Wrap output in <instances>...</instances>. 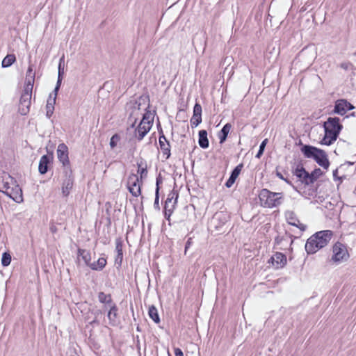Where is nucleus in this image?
<instances>
[{"label":"nucleus","mask_w":356,"mask_h":356,"mask_svg":"<svg viewBox=\"0 0 356 356\" xmlns=\"http://www.w3.org/2000/svg\"><path fill=\"white\" fill-rule=\"evenodd\" d=\"M332 236V232L330 230L316 232L307 239L305 244V250L308 254L316 253L328 244Z\"/></svg>","instance_id":"obj_1"},{"label":"nucleus","mask_w":356,"mask_h":356,"mask_svg":"<svg viewBox=\"0 0 356 356\" xmlns=\"http://www.w3.org/2000/svg\"><path fill=\"white\" fill-rule=\"evenodd\" d=\"M325 135L321 140V144L330 145L337 140L338 136L342 129V125L340 124L339 118H328L323 124Z\"/></svg>","instance_id":"obj_2"},{"label":"nucleus","mask_w":356,"mask_h":356,"mask_svg":"<svg viewBox=\"0 0 356 356\" xmlns=\"http://www.w3.org/2000/svg\"><path fill=\"white\" fill-rule=\"evenodd\" d=\"M3 192L15 202L20 203L23 202L22 190L17 181L9 175H6L3 178Z\"/></svg>","instance_id":"obj_3"},{"label":"nucleus","mask_w":356,"mask_h":356,"mask_svg":"<svg viewBox=\"0 0 356 356\" xmlns=\"http://www.w3.org/2000/svg\"><path fill=\"white\" fill-rule=\"evenodd\" d=\"M261 204L267 208L276 207L282 203V193H274L268 189H262L259 194Z\"/></svg>","instance_id":"obj_4"},{"label":"nucleus","mask_w":356,"mask_h":356,"mask_svg":"<svg viewBox=\"0 0 356 356\" xmlns=\"http://www.w3.org/2000/svg\"><path fill=\"white\" fill-rule=\"evenodd\" d=\"M127 188L131 195L134 197H138L141 194L142 181L138 176L131 173L127 179Z\"/></svg>","instance_id":"obj_5"},{"label":"nucleus","mask_w":356,"mask_h":356,"mask_svg":"<svg viewBox=\"0 0 356 356\" xmlns=\"http://www.w3.org/2000/svg\"><path fill=\"white\" fill-rule=\"evenodd\" d=\"M63 180L62 181V195L67 197L72 191L74 185V177L70 168L63 170Z\"/></svg>","instance_id":"obj_6"},{"label":"nucleus","mask_w":356,"mask_h":356,"mask_svg":"<svg viewBox=\"0 0 356 356\" xmlns=\"http://www.w3.org/2000/svg\"><path fill=\"white\" fill-rule=\"evenodd\" d=\"M32 90L33 89L28 90V88H24V92L21 95L19 104V111L23 115H26L29 112L31 104V100Z\"/></svg>","instance_id":"obj_7"},{"label":"nucleus","mask_w":356,"mask_h":356,"mask_svg":"<svg viewBox=\"0 0 356 356\" xmlns=\"http://www.w3.org/2000/svg\"><path fill=\"white\" fill-rule=\"evenodd\" d=\"M333 255L332 259L334 262H341L346 261L349 257V254L345 245L341 243L334 244L332 248Z\"/></svg>","instance_id":"obj_8"},{"label":"nucleus","mask_w":356,"mask_h":356,"mask_svg":"<svg viewBox=\"0 0 356 356\" xmlns=\"http://www.w3.org/2000/svg\"><path fill=\"white\" fill-rule=\"evenodd\" d=\"M57 156L60 162L63 163L64 169L70 168L68 147L65 144L60 143L58 145L57 148Z\"/></svg>","instance_id":"obj_9"},{"label":"nucleus","mask_w":356,"mask_h":356,"mask_svg":"<svg viewBox=\"0 0 356 356\" xmlns=\"http://www.w3.org/2000/svg\"><path fill=\"white\" fill-rule=\"evenodd\" d=\"M355 107L346 99H339L334 105V113L343 115L348 111L353 110Z\"/></svg>","instance_id":"obj_10"},{"label":"nucleus","mask_w":356,"mask_h":356,"mask_svg":"<svg viewBox=\"0 0 356 356\" xmlns=\"http://www.w3.org/2000/svg\"><path fill=\"white\" fill-rule=\"evenodd\" d=\"M285 218L289 225L299 228L300 231L305 230L306 225L300 222L296 214L293 211H286L285 212Z\"/></svg>","instance_id":"obj_11"},{"label":"nucleus","mask_w":356,"mask_h":356,"mask_svg":"<svg viewBox=\"0 0 356 356\" xmlns=\"http://www.w3.org/2000/svg\"><path fill=\"white\" fill-rule=\"evenodd\" d=\"M152 127V122L140 121L138 127L135 129V136L138 140H141L145 136L149 131Z\"/></svg>","instance_id":"obj_12"},{"label":"nucleus","mask_w":356,"mask_h":356,"mask_svg":"<svg viewBox=\"0 0 356 356\" xmlns=\"http://www.w3.org/2000/svg\"><path fill=\"white\" fill-rule=\"evenodd\" d=\"M177 197L178 194L175 192H172L168 195V197L165 202L164 214L172 213Z\"/></svg>","instance_id":"obj_13"},{"label":"nucleus","mask_w":356,"mask_h":356,"mask_svg":"<svg viewBox=\"0 0 356 356\" xmlns=\"http://www.w3.org/2000/svg\"><path fill=\"white\" fill-rule=\"evenodd\" d=\"M202 122V106L196 103L193 108V115L191 119L192 127H197Z\"/></svg>","instance_id":"obj_14"},{"label":"nucleus","mask_w":356,"mask_h":356,"mask_svg":"<svg viewBox=\"0 0 356 356\" xmlns=\"http://www.w3.org/2000/svg\"><path fill=\"white\" fill-rule=\"evenodd\" d=\"M270 260L273 266L277 269L284 267L286 264V257L281 252H276L271 257Z\"/></svg>","instance_id":"obj_15"},{"label":"nucleus","mask_w":356,"mask_h":356,"mask_svg":"<svg viewBox=\"0 0 356 356\" xmlns=\"http://www.w3.org/2000/svg\"><path fill=\"white\" fill-rule=\"evenodd\" d=\"M35 73L33 71V65L29 63V65L26 73L24 88H28V90L33 89L35 81Z\"/></svg>","instance_id":"obj_16"},{"label":"nucleus","mask_w":356,"mask_h":356,"mask_svg":"<svg viewBox=\"0 0 356 356\" xmlns=\"http://www.w3.org/2000/svg\"><path fill=\"white\" fill-rule=\"evenodd\" d=\"M159 145L161 150L162 151L163 156L165 159H168L170 156V145L169 142L167 140L165 136L162 134L159 136Z\"/></svg>","instance_id":"obj_17"},{"label":"nucleus","mask_w":356,"mask_h":356,"mask_svg":"<svg viewBox=\"0 0 356 356\" xmlns=\"http://www.w3.org/2000/svg\"><path fill=\"white\" fill-rule=\"evenodd\" d=\"M314 159L319 165H321L323 168L327 169L329 168L330 162L327 159L326 153L323 150L320 149L319 152L314 158Z\"/></svg>","instance_id":"obj_18"},{"label":"nucleus","mask_w":356,"mask_h":356,"mask_svg":"<svg viewBox=\"0 0 356 356\" xmlns=\"http://www.w3.org/2000/svg\"><path fill=\"white\" fill-rule=\"evenodd\" d=\"M123 241L120 237L115 239V251L117 252V256L115 259V264L121 266L123 259Z\"/></svg>","instance_id":"obj_19"},{"label":"nucleus","mask_w":356,"mask_h":356,"mask_svg":"<svg viewBox=\"0 0 356 356\" xmlns=\"http://www.w3.org/2000/svg\"><path fill=\"white\" fill-rule=\"evenodd\" d=\"M243 167V164L240 163L237 166H236V168L232 170L229 178L225 183V186L227 188H230L234 184L236 178L239 175Z\"/></svg>","instance_id":"obj_20"},{"label":"nucleus","mask_w":356,"mask_h":356,"mask_svg":"<svg viewBox=\"0 0 356 356\" xmlns=\"http://www.w3.org/2000/svg\"><path fill=\"white\" fill-rule=\"evenodd\" d=\"M52 159V156L48 155H43L39 162L38 170L42 175L45 174L48 171V165Z\"/></svg>","instance_id":"obj_21"},{"label":"nucleus","mask_w":356,"mask_h":356,"mask_svg":"<svg viewBox=\"0 0 356 356\" xmlns=\"http://www.w3.org/2000/svg\"><path fill=\"white\" fill-rule=\"evenodd\" d=\"M319 150L320 149L307 145H303L301 148L302 153L309 159H314Z\"/></svg>","instance_id":"obj_22"},{"label":"nucleus","mask_w":356,"mask_h":356,"mask_svg":"<svg viewBox=\"0 0 356 356\" xmlns=\"http://www.w3.org/2000/svg\"><path fill=\"white\" fill-rule=\"evenodd\" d=\"M198 143L203 149H206L209 147V143L207 138V131L206 130H200L199 131Z\"/></svg>","instance_id":"obj_23"},{"label":"nucleus","mask_w":356,"mask_h":356,"mask_svg":"<svg viewBox=\"0 0 356 356\" xmlns=\"http://www.w3.org/2000/svg\"><path fill=\"white\" fill-rule=\"evenodd\" d=\"M78 256L81 257L82 259L84 261L85 264L88 266H90L91 265V254L90 252L84 249H78Z\"/></svg>","instance_id":"obj_24"},{"label":"nucleus","mask_w":356,"mask_h":356,"mask_svg":"<svg viewBox=\"0 0 356 356\" xmlns=\"http://www.w3.org/2000/svg\"><path fill=\"white\" fill-rule=\"evenodd\" d=\"M106 264V260L105 258L101 257L97 259V261H95L91 264L90 268L92 270H102Z\"/></svg>","instance_id":"obj_25"},{"label":"nucleus","mask_w":356,"mask_h":356,"mask_svg":"<svg viewBox=\"0 0 356 356\" xmlns=\"http://www.w3.org/2000/svg\"><path fill=\"white\" fill-rule=\"evenodd\" d=\"M232 128V126L229 123H227L222 129H221L220 134H219V139H220V143H223L227 137V135Z\"/></svg>","instance_id":"obj_26"},{"label":"nucleus","mask_w":356,"mask_h":356,"mask_svg":"<svg viewBox=\"0 0 356 356\" xmlns=\"http://www.w3.org/2000/svg\"><path fill=\"white\" fill-rule=\"evenodd\" d=\"M16 61V57L14 54H8L2 60V67H8Z\"/></svg>","instance_id":"obj_27"},{"label":"nucleus","mask_w":356,"mask_h":356,"mask_svg":"<svg viewBox=\"0 0 356 356\" xmlns=\"http://www.w3.org/2000/svg\"><path fill=\"white\" fill-rule=\"evenodd\" d=\"M148 314L149 317L156 323L160 322L158 311L156 307L152 305L149 307Z\"/></svg>","instance_id":"obj_28"},{"label":"nucleus","mask_w":356,"mask_h":356,"mask_svg":"<svg viewBox=\"0 0 356 356\" xmlns=\"http://www.w3.org/2000/svg\"><path fill=\"white\" fill-rule=\"evenodd\" d=\"M307 172L302 166L298 165L293 172V175L301 181Z\"/></svg>","instance_id":"obj_29"},{"label":"nucleus","mask_w":356,"mask_h":356,"mask_svg":"<svg viewBox=\"0 0 356 356\" xmlns=\"http://www.w3.org/2000/svg\"><path fill=\"white\" fill-rule=\"evenodd\" d=\"M162 183V179H161V175H159L157 177H156V191H155V200H154V206L156 207H159V184Z\"/></svg>","instance_id":"obj_30"},{"label":"nucleus","mask_w":356,"mask_h":356,"mask_svg":"<svg viewBox=\"0 0 356 356\" xmlns=\"http://www.w3.org/2000/svg\"><path fill=\"white\" fill-rule=\"evenodd\" d=\"M98 299L102 303H111L112 298L110 294H106L104 292H99Z\"/></svg>","instance_id":"obj_31"},{"label":"nucleus","mask_w":356,"mask_h":356,"mask_svg":"<svg viewBox=\"0 0 356 356\" xmlns=\"http://www.w3.org/2000/svg\"><path fill=\"white\" fill-rule=\"evenodd\" d=\"M118 308L115 305L111 307L110 310L108 313V318L110 321L115 322L117 317Z\"/></svg>","instance_id":"obj_32"},{"label":"nucleus","mask_w":356,"mask_h":356,"mask_svg":"<svg viewBox=\"0 0 356 356\" xmlns=\"http://www.w3.org/2000/svg\"><path fill=\"white\" fill-rule=\"evenodd\" d=\"M11 262V256L8 252H4L1 258V264L8 266Z\"/></svg>","instance_id":"obj_33"},{"label":"nucleus","mask_w":356,"mask_h":356,"mask_svg":"<svg viewBox=\"0 0 356 356\" xmlns=\"http://www.w3.org/2000/svg\"><path fill=\"white\" fill-rule=\"evenodd\" d=\"M120 140V136L118 134H115L110 140V147L111 149L115 148L117 146V144Z\"/></svg>","instance_id":"obj_34"},{"label":"nucleus","mask_w":356,"mask_h":356,"mask_svg":"<svg viewBox=\"0 0 356 356\" xmlns=\"http://www.w3.org/2000/svg\"><path fill=\"white\" fill-rule=\"evenodd\" d=\"M267 142H268V139H265L260 144V146H259V149L257 152V154H256V158L257 159H260L261 155L263 154L264 153V151L265 149V147H266V145L267 144Z\"/></svg>","instance_id":"obj_35"},{"label":"nucleus","mask_w":356,"mask_h":356,"mask_svg":"<svg viewBox=\"0 0 356 356\" xmlns=\"http://www.w3.org/2000/svg\"><path fill=\"white\" fill-rule=\"evenodd\" d=\"M138 172L140 174V180L142 181L143 178H145L147 175V170L146 168H141V165L138 163Z\"/></svg>","instance_id":"obj_36"},{"label":"nucleus","mask_w":356,"mask_h":356,"mask_svg":"<svg viewBox=\"0 0 356 356\" xmlns=\"http://www.w3.org/2000/svg\"><path fill=\"white\" fill-rule=\"evenodd\" d=\"M301 182L308 186L314 183V181L313 180L311 175L307 172L305 177H304V178L302 179Z\"/></svg>","instance_id":"obj_37"},{"label":"nucleus","mask_w":356,"mask_h":356,"mask_svg":"<svg viewBox=\"0 0 356 356\" xmlns=\"http://www.w3.org/2000/svg\"><path fill=\"white\" fill-rule=\"evenodd\" d=\"M310 175L313 180L315 181L323 175V172L320 168H317L315 169L312 173H310Z\"/></svg>","instance_id":"obj_38"},{"label":"nucleus","mask_w":356,"mask_h":356,"mask_svg":"<svg viewBox=\"0 0 356 356\" xmlns=\"http://www.w3.org/2000/svg\"><path fill=\"white\" fill-rule=\"evenodd\" d=\"M56 97L57 95H56V92L53 91V92L49 95L47 104L54 106Z\"/></svg>","instance_id":"obj_39"},{"label":"nucleus","mask_w":356,"mask_h":356,"mask_svg":"<svg viewBox=\"0 0 356 356\" xmlns=\"http://www.w3.org/2000/svg\"><path fill=\"white\" fill-rule=\"evenodd\" d=\"M141 121H145V122H149L153 123V118H152V114L149 112H147L143 115V119Z\"/></svg>","instance_id":"obj_40"},{"label":"nucleus","mask_w":356,"mask_h":356,"mask_svg":"<svg viewBox=\"0 0 356 356\" xmlns=\"http://www.w3.org/2000/svg\"><path fill=\"white\" fill-rule=\"evenodd\" d=\"M61 81H62V76H58V80H57V83H56V86L54 90V92H56V95L58 94V92L59 90V88L60 87V85H61Z\"/></svg>","instance_id":"obj_41"},{"label":"nucleus","mask_w":356,"mask_h":356,"mask_svg":"<svg viewBox=\"0 0 356 356\" xmlns=\"http://www.w3.org/2000/svg\"><path fill=\"white\" fill-rule=\"evenodd\" d=\"M341 67L345 70H348L349 68L353 67V65L349 62L342 63L340 65Z\"/></svg>","instance_id":"obj_42"},{"label":"nucleus","mask_w":356,"mask_h":356,"mask_svg":"<svg viewBox=\"0 0 356 356\" xmlns=\"http://www.w3.org/2000/svg\"><path fill=\"white\" fill-rule=\"evenodd\" d=\"M192 243H193V239L191 237H190L188 238L186 245H185V250H184L185 254H186L188 249L190 248V246L192 245Z\"/></svg>","instance_id":"obj_43"},{"label":"nucleus","mask_w":356,"mask_h":356,"mask_svg":"<svg viewBox=\"0 0 356 356\" xmlns=\"http://www.w3.org/2000/svg\"><path fill=\"white\" fill-rule=\"evenodd\" d=\"M276 175L277 177H279L282 180H284L287 184H291V182L286 178L284 177V176L282 175V174L281 172L276 171Z\"/></svg>","instance_id":"obj_44"},{"label":"nucleus","mask_w":356,"mask_h":356,"mask_svg":"<svg viewBox=\"0 0 356 356\" xmlns=\"http://www.w3.org/2000/svg\"><path fill=\"white\" fill-rule=\"evenodd\" d=\"M175 356H184V353L180 348H175Z\"/></svg>","instance_id":"obj_45"},{"label":"nucleus","mask_w":356,"mask_h":356,"mask_svg":"<svg viewBox=\"0 0 356 356\" xmlns=\"http://www.w3.org/2000/svg\"><path fill=\"white\" fill-rule=\"evenodd\" d=\"M63 73H64V66L60 65V64H58V76H62Z\"/></svg>","instance_id":"obj_46"},{"label":"nucleus","mask_w":356,"mask_h":356,"mask_svg":"<svg viewBox=\"0 0 356 356\" xmlns=\"http://www.w3.org/2000/svg\"><path fill=\"white\" fill-rule=\"evenodd\" d=\"M284 240V237L277 236L275 239V244L280 245Z\"/></svg>","instance_id":"obj_47"},{"label":"nucleus","mask_w":356,"mask_h":356,"mask_svg":"<svg viewBox=\"0 0 356 356\" xmlns=\"http://www.w3.org/2000/svg\"><path fill=\"white\" fill-rule=\"evenodd\" d=\"M46 110L47 111H54V106L49 105V104H47Z\"/></svg>","instance_id":"obj_48"},{"label":"nucleus","mask_w":356,"mask_h":356,"mask_svg":"<svg viewBox=\"0 0 356 356\" xmlns=\"http://www.w3.org/2000/svg\"><path fill=\"white\" fill-rule=\"evenodd\" d=\"M64 63H65V56L63 55L62 57L59 60V63L58 64H60V65L64 66Z\"/></svg>","instance_id":"obj_49"},{"label":"nucleus","mask_w":356,"mask_h":356,"mask_svg":"<svg viewBox=\"0 0 356 356\" xmlns=\"http://www.w3.org/2000/svg\"><path fill=\"white\" fill-rule=\"evenodd\" d=\"M54 113V111H47L46 115L48 118H50Z\"/></svg>","instance_id":"obj_50"},{"label":"nucleus","mask_w":356,"mask_h":356,"mask_svg":"<svg viewBox=\"0 0 356 356\" xmlns=\"http://www.w3.org/2000/svg\"><path fill=\"white\" fill-rule=\"evenodd\" d=\"M54 113V111H47L46 115L48 118H50Z\"/></svg>","instance_id":"obj_51"},{"label":"nucleus","mask_w":356,"mask_h":356,"mask_svg":"<svg viewBox=\"0 0 356 356\" xmlns=\"http://www.w3.org/2000/svg\"><path fill=\"white\" fill-rule=\"evenodd\" d=\"M50 230H51V232L54 233V232H55L56 231V227L55 226H51L50 227Z\"/></svg>","instance_id":"obj_52"},{"label":"nucleus","mask_w":356,"mask_h":356,"mask_svg":"<svg viewBox=\"0 0 356 356\" xmlns=\"http://www.w3.org/2000/svg\"><path fill=\"white\" fill-rule=\"evenodd\" d=\"M171 215H172V214H165V218L168 220H170V216H171Z\"/></svg>","instance_id":"obj_53"},{"label":"nucleus","mask_w":356,"mask_h":356,"mask_svg":"<svg viewBox=\"0 0 356 356\" xmlns=\"http://www.w3.org/2000/svg\"><path fill=\"white\" fill-rule=\"evenodd\" d=\"M337 170L334 171L333 175L335 177L337 175Z\"/></svg>","instance_id":"obj_54"},{"label":"nucleus","mask_w":356,"mask_h":356,"mask_svg":"<svg viewBox=\"0 0 356 356\" xmlns=\"http://www.w3.org/2000/svg\"><path fill=\"white\" fill-rule=\"evenodd\" d=\"M217 217H218V213H216V214L215 215V216H214V219H215L216 218H217Z\"/></svg>","instance_id":"obj_55"},{"label":"nucleus","mask_w":356,"mask_h":356,"mask_svg":"<svg viewBox=\"0 0 356 356\" xmlns=\"http://www.w3.org/2000/svg\"><path fill=\"white\" fill-rule=\"evenodd\" d=\"M159 134H161V135L163 134V131H161V132H159Z\"/></svg>","instance_id":"obj_56"},{"label":"nucleus","mask_w":356,"mask_h":356,"mask_svg":"<svg viewBox=\"0 0 356 356\" xmlns=\"http://www.w3.org/2000/svg\"><path fill=\"white\" fill-rule=\"evenodd\" d=\"M159 134H161V135L163 134V131H161V132H159Z\"/></svg>","instance_id":"obj_57"}]
</instances>
